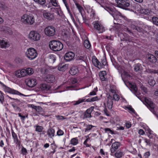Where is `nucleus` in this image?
I'll list each match as a JSON object with an SVG mask.
<instances>
[{"label": "nucleus", "mask_w": 158, "mask_h": 158, "mask_svg": "<svg viewBox=\"0 0 158 158\" xmlns=\"http://www.w3.org/2000/svg\"><path fill=\"white\" fill-rule=\"evenodd\" d=\"M49 47L50 49L54 51H59L63 48V44L57 40H52L49 43Z\"/></svg>", "instance_id": "1"}, {"label": "nucleus", "mask_w": 158, "mask_h": 158, "mask_svg": "<svg viewBox=\"0 0 158 158\" xmlns=\"http://www.w3.org/2000/svg\"><path fill=\"white\" fill-rule=\"evenodd\" d=\"M38 55L37 51L34 48H30L27 49L26 56L29 60H32L35 59Z\"/></svg>", "instance_id": "2"}, {"label": "nucleus", "mask_w": 158, "mask_h": 158, "mask_svg": "<svg viewBox=\"0 0 158 158\" xmlns=\"http://www.w3.org/2000/svg\"><path fill=\"white\" fill-rule=\"evenodd\" d=\"M44 32L47 36L49 37L52 36L56 34V29L52 26H49L44 29Z\"/></svg>", "instance_id": "3"}, {"label": "nucleus", "mask_w": 158, "mask_h": 158, "mask_svg": "<svg viewBox=\"0 0 158 158\" xmlns=\"http://www.w3.org/2000/svg\"><path fill=\"white\" fill-rule=\"evenodd\" d=\"M21 20L22 21L31 25L33 24L35 22V19L33 16L27 14H25L22 17Z\"/></svg>", "instance_id": "4"}, {"label": "nucleus", "mask_w": 158, "mask_h": 158, "mask_svg": "<svg viewBox=\"0 0 158 158\" xmlns=\"http://www.w3.org/2000/svg\"><path fill=\"white\" fill-rule=\"evenodd\" d=\"M145 105L147 106L149 110L152 112L153 114L156 115V112L154 110L155 107V104L152 102L147 98L145 99Z\"/></svg>", "instance_id": "5"}, {"label": "nucleus", "mask_w": 158, "mask_h": 158, "mask_svg": "<svg viewBox=\"0 0 158 158\" xmlns=\"http://www.w3.org/2000/svg\"><path fill=\"white\" fill-rule=\"evenodd\" d=\"M115 1L117 6L122 8H125L126 7H128L130 5L129 0H115Z\"/></svg>", "instance_id": "6"}, {"label": "nucleus", "mask_w": 158, "mask_h": 158, "mask_svg": "<svg viewBox=\"0 0 158 158\" xmlns=\"http://www.w3.org/2000/svg\"><path fill=\"white\" fill-rule=\"evenodd\" d=\"M40 37V35L35 31H31L29 35V38L33 41L39 40Z\"/></svg>", "instance_id": "7"}, {"label": "nucleus", "mask_w": 158, "mask_h": 158, "mask_svg": "<svg viewBox=\"0 0 158 158\" xmlns=\"http://www.w3.org/2000/svg\"><path fill=\"white\" fill-rule=\"evenodd\" d=\"M129 87L132 92L139 99H141L140 95V93L137 90L136 84L134 83H129Z\"/></svg>", "instance_id": "8"}, {"label": "nucleus", "mask_w": 158, "mask_h": 158, "mask_svg": "<svg viewBox=\"0 0 158 158\" xmlns=\"http://www.w3.org/2000/svg\"><path fill=\"white\" fill-rule=\"evenodd\" d=\"M5 86L3 88L4 91L8 93L11 94H17L19 95H21L24 96H27V95H25L19 91L15 90L14 89H12L9 87H8L6 85H4Z\"/></svg>", "instance_id": "9"}, {"label": "nucleus", "mask_w": 158, "mask_h": 158, "mask_svg": "<svg viewBox=\"0 0 158 158\" xmlns=\"http://www.w3.org/2000/svg\"><path fill=\"white\" fill-rule=\"evenodd\" d=\"M94 28L98 31V33H102L105 31L104 27L100 25L97 22H94Z\"/></svg>", "instance_id": "10"}, {"label": "nucleus", "mask_w": 158, "mask_h": 158, "mask_svg": "<svg viewBox=\"0 0 158 158\" xmlns=\"http://www.w3.org/2000/svg\"><path fill=\"white\" fill-rule=\"evenodd\" d=\"M75 54L72 52H70L65 54L64 56V59L65 60L69 61L72 60Z\"/></svg>", "instance_id": "11"}, {"label": "nucleus", "mask_w": 158, "mask_h": 158, "mask_svg": "<svg viewBox=\"0 0 158 158\" xmlns=\"http://www.w3.org/2000/svg\"><path fill=\"white\" fill-rule=\"evenodd\" d=\"M15 75L18 77H21L27 75L26 71L25 69H23L21 70H18L15 72Z\"/></svg>", "instance_id": "12"}, {"label": "nucleus", "mask_w": 158, "mask_h": 158, "mask_svg": "<svg viewBox=\"0 0 158 158\" xmlns=\"http://www.w3.org/2000/svg\"><path fill=\"white\" fill-rule=\"evenodd\" d=\"M26 84L29 87H32L37 84L36 80L35 78L29 79Z\"/></svg>", "instance_id": "13"}, {"label": "nucleus", "mask_w": 158, "mask_h": 158, "mask_svg": "<svg viewBox=\"0 0 158 158\" xmlns=\"http://www.w3.org/2000/svg\"><path fill=\"white\" fill-rule=\"evenodd\" d=\"M105 9L108 11L113 17L118 13L117 10L114 8L106 6Z\"/></svg>", "instance_id": "14"}, {"label": "nucleus", "mask_w": 158, "mask_h": 158, "mask_svg": "<svg viewBox=\"0 0 158 158\" xmlns=\"http://www.w3.org/2000/svg\"><path fill=\"white\" fill-rule=\"evenodd\" d=\"M94 107L91 106L84 113V118H89L91 117V113L93 110Z\"/></svg>", "instance_id": "15"}, {"label": "nucleus", "mask_w": 158, "mask_h": 158, "mask_svg": "<svg viewBox=\"0 0 158 158\" xmlns=\"http://www.w3.org/2000/svg\"><path fill=\"white\" fill-rule=\"evenodd\" d=\"M87 96H86L81 98H79L78 101L75 102V103H74V105H78L83 102H92L91 98H88L86 100L85 98Z\"/></svg>", "instance_id": "16"}, {"label": "nucleus", "mask_w": 158, "mask_h": 158, "mask_svg": "<svg viewBox=\"0 0 158 158\" xmlns=\"http://www.w3.org/2000/svg\"><path fill=\"white\" fill-rule=\"evenodd\" d=\"M43 16L45 18L48 20H51L54 18V15L52 14L49 12L46 11L44 12Z\"/></svg>", "instance_id": "17"}, {"label": "nucleus", "mask_w": 158, "mask_h": 158, "mask_svg": "<svg viewBox=\"0 0 158 158\" xmlns=\"http://www.w3.org/2000/svg\"><path fill=\"white\" fill-rule=\"evenodd\" d=\"M113 101L112 97L110 94L108 97V101L107 102V107L109 109H111L112 107Z\"/></svg>", "instance_id": "18"}, {"label": "nucleus", "mask_w": 158, "mask_h": 158, "mask_svg": "<svg viewBox=\"0 0 158 158\" xmlns=\"http://www.w3.org/2000/svg\"><path fill=\"white\" fill-rule=\"evenodd\" d=\"M147 58L148 60L152 63H154L157 61V59L155 56L150 54L147 56Z\"/></svg>", "instance_id": "19"}, {"label": "nucleus", "mask_w": 158, "mask_h": 158, "mask_svg": "<svg viewBox=\"0 0 158 158\" xmlns=\"http://www.w3.org/2000/svg\"><path fill=\"white\" fill-rule=\"evenodd\" d=\"M79 72L78 68L77 66H73L71 68L69 73L72 75H75Z\"/></svg>", "instance_id": "20"}, {"label": "nucleus", "mask_w": 158, "mask_h": 158, "mask_svg": "<svg viewBox=\"0 0 158 158\" xmlns=\"http://www.w3.org/2000/svg\"><path fill=\"white\" fill-rule=\"evenodd\" d=\"M92 62L94 66L99 69L102 68V66L101 63L96 58H93L92 59Z\"/></svg>", "instance_id": "21"}, {"label": "nucleus", "mask_w": 158, "mask_h": 158, "mask_svg": "<svg viewBox=\"0 0 158 158\" xmlns=\"http://www.w3.org/2000/svg\"><path fill=\"white\" fill-rule=\"evenodd\" d=\"M121 77L123 80L126 84V81L130 78L131 76L128 72L125 71L122 75Z\"/></svg>", "instance_id": "22"}, {"label": "nucleus", "mask_w": 158, "mask_h": 158, "mask_svg": "<svg viewBox=\"0 0 158 158\" xmlns=\"http://www.w3.org/2000/svg\"><path fill=\"white\" fill-rule=\"evenodd\" d=\"M40 89L43 91H47L49 89L51 88L50 85L47 84L43 83L40 85Z\"/></svg>", "instance_id": "23"}, {"label": "nucleus", "mask_w": 158, "mask_h": 158, "mask_svg": "<svg viewBox=\"0 0 158 158\" xmlns=\"http://www.w3.org/2000/svg\"><path fill=\"white\" fill-rule=\"evenodd\" d=\"M0 46L2 48H6L9 46V44L7 42H6L3 40H0Z\"/></svg>", "instance_id": "24"}, {"label": "nucleus", "mask_w": 158, "mask_h": 158, "mask_svg": "<svg viewBox=\"0 0 158 158\" xmlns=\"http://www.w3.org/2000/svg\"><path fill=\"white\" fill-rule=\"evenodd\" d=\"M106 72L105 71H102L99 73V77L101 80L102 81L106 80Z\"/></svg>", "instance_id": "25"}, {"label": "nucleus", "mask_w": 158, "mask_h": 158, "mask_svg": "<svg viewBox=\"0 0 158 158\" xmlns=\"http://www.w3.org/2000/svg\"><path fill=\"white\" fill-rule=\"evenodd\" d=\"M55 80V78L53 75H47L46 81L48 83L53 82Z\"/></svg>", "instance_id": "26"}, {"label": "nucleus", "mask_w": 158, "mask_h": 158, "mask_svg": "<svg viewBox=\"0 0 158 158\" xmlns=\"http://www.w3.org/2000/svg\"><path fill=\"white\" fill-rule=\"evenodd\" d=\"M124 37L123 39H121V41H125L127 42H132L133 39L132 37H131L128 36L126 34H125L124 35Z\"/></svg>", "instance_id": "27"}, {"label": "nucleus", "mask_w": 158, "mask_h": 158, "mask_svg": "<svg viewBox=\"0 0 158 158\" xmlns=\"http://www.w3.org/2000/svg\"><path fill=\"white\" fill-rule=\"evenodd\" d=\"M47 134L50 138H52L54 136V130L52 128L48 129L47 131Z\"/></svg>", "instance_id": "28"}, {"label": "nucleus", "mask_w": 158, "mask_h": 158, "mask_svg": "<svg viewBox=\"0 0 158 158\" xmlns=\"http://www.w3.org/2000/svg\"><path fill=\"white\" fill-rule=\"evenodd\" d=\"M77 60H81L84 63V66H85V65H86V64L85 61L86 58L85 57L81 56H78L77 58Z\"/></svg>", "instance_id": "29"}, {"label": "nucleus", "mask_w": 158, "mask_h": 158, "mask_svg": "<svg viewBox=\"0 0 158 158\" xmlns=\"http://www.w3.org/2000/svg\"><path fill=\"white\" fill-rule=\"evenodd\" d=\"M56 58L54 56L52 55H51L48 57V61L50 63H53L55 62Z\"/></svg>", "instance_id": "30"}, {"label": "nucleus", "mask_w": 158, "mask_h": 158, "mask_svg": "<svg viewBox=\"0 0 158 158\" xmlns=\"http://www.w3.org/2000/svg\"><path fill=\"white\" fill-rule=\"evenodd\" d=\"M12 134L13 138L14 139V142L16 143L19 144V142L17 135L13 131L12 132Z\"/></svg>", "instance_id": "31"}, {"label": "nucleus", "mask_w": 158, "mask_h": 158, "mask_svg": "<svg viewBox=\"0 0 158 158\" xmlns=\"http://www.w3.org/2000/svg\"><path fill=\"white\" fill-rule=\"evenodd\" d=\"M148 83L152 86H153L156 84V82L152 78L149 79L148 81Z\"/></svg>", "instance_id": "32"}, {"label": "nucleus", "mask_w": 158, "mask_h": 158, "mask_svg": "<svg viewBox=\"0 0 158 158\" xmlns=\"http://www.w3.org/2000/svg\"><path fill=\"white\" fill-rule=\"evenodd\" d=\"M68 67V65L67 64H64L62 66H59L58 69L59 71H63L67 69Z\"/></svg>", "instance_id": "33"}, {"label": "nucleus", "mask_w": 158, "mask_h": 158, "mask_svg": "<svg viewBox=\"0 0 158 158\" xmlns=\"http://www.w3.org/2000/svg\"><path fill=\"white\" fill-rule=\"evenodd\" d=\"M35 131L39 132H43L44 129L43 127L42 126L36 125L35 126Z\"/></svg>", "instance_id": "34"}, {"label": "nucleus", "mask_w": 158, "mask_h": 158, "mask_svg": "<svg viewBox=\"0 0 158 158\" xmlns=\"http://www.w3.org/2000/svg\"><path fill=\"white\" fill-rule=\"evenodd\" d=\"M123 155V153L122 152L120 151H117L115 153V156L116 157L118 158H121Z\"/></svg>", "instance_id": "35"}, {"label": "nucleus", "mask_w": 158, "mask_h": 158, "mask_svg": "<svg viewBox=\"0 0 158 158\" xmlns=\"http://www.w3.org/2000/svg\"><path fill=\"white\" fill-rule=\"evenodd\" d=\"M25 70L26 71L27 75H31L33 73V70L31 68H28L25 69Z\"/></svg>", "instance_id": "36"}, {"label": "nucleus", "mask_w": 158, "mask_h": 158, "mask_svg": "<svg viewBox=\"0 0 158 158\" xmlns=\"http://www.w3.org/2000/svg\"><path fill=\"white\" fill-rule=\"evenodd\" d=\"M120 143L118 142H115L112 143L111 147L114 148V149L117 150L118 147L119 146Z\"/></svg>", "instance_id": "37"}, {"label": "nucleus", "mask_w": 158, "mask_h": 158, "mask_svg": "<svg viewBox=\"0 0 158 158\" xmlns=\"http://www.w3.org/2000/svg\"><path fill=\"white\" fill-rule=\"evenodd\" d=\"M152 21L154 24L158 26V18L155 17H152Z\"/></svg>", "instance_id": "38"}, {"label": "nucleus", "mask_w": 158, "mask_h": 158, "mask_svg": "<svg viewBox=\"0 0 158 158\" xmlns=\"http://www.w3.org/2000/svg\"><path fill=\"white\" fill-rule=\"evenodd\" d=\"M84 45L85 47L86 48H89L91 45L89 42L88 40H85L84 42Z\"/></svg>", "instance_id": "39"}, {"label": "nucleus", "mask_w": 158, "mask_h": 158, "mask_svg": "<svg viewBox=\"0 0 158 158\" xmlns=\"http://www.w3.org/2000/svg\"><path fill=\"white\" fill-rule=\"evenodd\" d=\"M71 144L73 145H75L78 143V140L76 138L72 139L71 140Z\"/></svg>", "instance_id": "40"}, {"label": "nucleus", "mask_w": 158, "mask_h": 158, "mask_svg": "<svg viewBox=\"0 0 158 158\" xmlns=\"http://www.w3.org/2000/svg\"><path fill=\"white\" fill-rule=\"evenodd\" d=\"M35 2L40 5H43L46 3V0H33Z\"/></svg>", "instance_id": "41"}, {"label": "nucleus", "mask_w": 158, "mask_h": 158, "mask_svg": "<svg viewBox=\"0 0 158 158\" xmlns=\"http://www.w3.org/2000/svg\"><path fill=\"white\" fill-rule=\"evenodd\" d=\"M112 99L113 100H114L115 101H118L120 99L119 96L117 94H114L113 95Z\"/></svg>", "instance_id": "42"}, {"label": "nucleus", "mask_w": 158, "mask_h": 158, "mask_svg": "<svg viewBox=\"0 0 158 158\" xmlns=\"http://www.w3.org/2000/svg\"><path fill=\"white\" fill-rule=\"evenodd\" d=\"M141 67V65L139 64H135L134 67L135 71L136 72L139 71Z\"/></svg>", "instance_id": "43"}, {"label": "nucleus", "mask_w": 158, "mask_h": 158, "mask_svg": "<svg viewBox=\"0 0 158 158\" xmlns=\"http://www.w3.org/2000/svg\"><path fill=\"white\" fill-rule=\"evenodd\" d=\"M94 126L90 125H87L86 128L85 129V132H87L91 130L92 127H94Z\"/></svg>", "instance_id": "44"}, {"label": "nucleus", "mask_w": 158, "mask_h": 158, "mask_svg": "<svg viewBox=\"0 0 158 158\" xmlns=\"http://www.w3.org/2000/svg\"><path fill=\"white\" fill-rule=\"evenodd\" d=\"M36 112L38 114H40V112L43 111L42 108L40 106H37L35 109Z\"/></svg>", "instance_id": "45"}, {"label": "nucleus", "mask_w": 158, "mask_h": 158, "mask_svg": "<svg viewBox=\"0 0 158 158\" xmlns=\"http://www.w3.org/2000/svg\"><path fill=\"white\" fill-rule=\"evenodd\" d=\"M4 101V97L3 95V93L0 91V102L1 103L3 104V102Z\"/></svg>", "instance_id": "46"}, {"label": "nucleus", "mask_w": 158, "mask_h": 158, "mask_svg": "<svg viewBox=\"0 0 158 158\" xmlns=\"http://www.w3.org/2000/svg\"><path fill=\"white\" fill-rule=\"evenodd\" d=\"M141 13L144 15H147L150 13V10L148 9H143L141 11Z\"/></svg>", "instance_id": "47"}, {"label": "nucleus", "mask_w": 158, "mask_h": 158, "mask_svg": "<svg viewBox=\"0 0 158 158\" xmlns=\"http://www.w3.org/2000/svg\"><path fill=\"white\" fill-rule=\"evenodd\" d=\"M77 8L78 9L79 12L81 13V15H82V11L83 10L82 7L79 4L77 3L76 4Z\"/></svg>", "instance_id": "48"}, {"label": "nucleus", "mask_w": 158, "mask_h": 158, "mask_svg": "<svg viewBox=\"0 0 158 158\" xmlns=\"http://www.w3.org/2000/svg\"><path fill=\"white\" fill-rule=\"evenodd\" d=\"M102 67H103V66H105L107 65V63L106 61V60L105 58H103L102 60Z\"/></svg>", "instance_id": "49"}, {"label": "nucleus", "mask_w": 158, "mask_h": 158, "mask_svg": "<svg viewBox=\"0 0 158 158\" xmlns=\"http://www.w3.org/2000/svg\"><path fill=\"white\" fill-rule=\"evenodd\" d=\"M126 108L129 110H130L131 112L132 113L135 114V112L134 110L131 107V106H127L126 107Z\"/></svg>", "instance_id": "50"}, {"label": "nucleus", "mask_w": 158, "mask_h": 158, "mask_svg": "<svg viewBox=\"0 0 158 158\" xmlns=\"http://www.w3.org/2000/svg\"><path fill=\"white\" fill-rule=\"evenodd\" d=\"M12 106L15 110L17 111H20V108L17 106L16 104H12Z\"/></svg>", "instance_id": "51"}, {"label": "nucleus", "mask_w": 158, "mask_h": 158, "mask_svg": "<svg viewBox=\"0 0 158 158\" xmlns=\"http://www.w3.org/2000/svg\"><path fill=\"white\" fill-rule=\"evenodd\" d=\"M57 135L59 136L62 135L64 134V132L61 130H59L57 132Z\"/></svg>", "instance_id": "52"}, {"label": "nucleus", "mask_w": 158, "mask_h": 158, "mask_svg": "<svg viewBox=\"0 0 158 158\" xmlns=\"http://www.w3.org/2000/svg\"><path fill=\"white\" fill-rule=\"evenodd\" d=\"M70 81L72 84H74L77 83V81L76 79L73 78L70 80Z\"/></svg>", "instance_id": "53"}, {"label": "nucleus", "mask_w": 158, "mask_h": 158, "mask_svg": "<svg viewBox=\"0 0 158 158\" xmlns=\"http://www.w3.org/2000/svg\"><path fill=\"white\" fill-rule=\"evenodd\" d=\"M64 4L65 6L68 10V12H69L70 10L69 6L68 4L67 3V1H66V2H64Z\"/></svg>", "instance_id": "54"}, {"label": "nucleus", "mask_w": 158, "mask_h": 158, "mask_svg": "<svg viewBox=\"0 0 158 158\" xmlns=\"http://www.w3.org/2000/svg\"><path fill=\"white\" fill-rule=\"evenodd\" d=\"M7 97L10 99L12 100H15V102H20V101L17 98H12L11 97L8 96H7Z\"/></svg>", "instance_id": "55"}, {"label": "nucleus", "mask_w": 158, "mask_h": 158, "mask_svg": "<svg viewBox=\"0 0 158 158\" xmlns=\"http://www.w3.org/2000/svg\"><path fill=\"white\" fill-rule=\"evenodd\" d=\"M141 88L142 90L145 93H147V89L145 87L142 86H141Z\"/></svg>", "instance_id": "56"}, {"label": "nucleus", "mask_w": 158, "mask_h": 158, "mask_svg": "<svg viewBox=\"0 0 158 158\" xmlns=\"http://www.w3.org/2000/svg\"><path fill=\"white\" fill-rule=\"evenodd\" d=\"M150 155V152H147L144 153V156L145 157V158H148Z\"/></svg>", "instance_id": "57"}, {"label": "nucleus", "mask_w": 158, "mask_h": 158, "mask_svg": "<svg viewBox=\"0 0 158 158\" xmlns=\"http://www.w3.org/2000/svg\"><path fill=\"white\" fill-rule=\"evenodd\" d=\"M51 1L53 6H57V4L55 0H51Z\"/></svg>", "instance_id": "58"}, {"label": "nucleus", "mask_w": 158, "mask_h": 158, "mask_svg": "<svg viewBox=\"0 0 158 158\" xmlns=\"http://www.w3.org/2000/svg\"><path fill=\"white\" fill-rule=\"evenodd\" d=\"M18 115H19V116L21 118V119L22 120H24L26 118L25 116L22 115L21 114V113H19L18 114Z\"/></svg>", "instance_id": "59"}, {"label": "nucleus", "mask_w": 158, "mask_h": 158, "mask_svg": "<svg viewBox=\"0 0 158 158\" xmlns=\"http://www.w3.org/2000/svg\"><path fill=\"white\" fill-rule=\"evenodd\" d=\"M145 142L147 143V145H150V140L149 139H144Z\"/></svg>", "instance_id": "60"}, {"label": "nucleus", "mask_w": 158, "mask_h": 158, "mask_svg": "<svg viewBox=\"0 0 158 158\" xmlns=\"http://www.w3.org/2000/svg\"><path fill=\"white\" fill-rule=\"evenodd\" d=\"M135 30L137 31L138 32H141L142 31L143 29L142 28L137 26Z\"/></svg>", "instance_id": "61"}, {"label": "nucleus", "mask_w": 158, "mask_h": 158, "mask_svg": "<svg viewBox=\"0 0 158 158\" xmlns=\"http://www.w3.org/2000/svg\"><path fill=\"white\" fill-rule=\"evenodd\" d=\"M92 102L98 100V97L96 96L91 98Z\"/></svg>", "instance_id": "62"}, {"label": "nucleus", "mask_w": 158, "mask_h": 158, "mask_svg": "<svg viewBox=\"0 0 158 158\" xmlns=\"http://www.w3.org/2000/svg\"><path fill=\"white\" fill-rule=\"evenodd\" d=\"M106 131H109L111 134H113V131L109 128H106L105 129Z\"/></svg>", "instance_id": "63"}, {"label": "nucleus", "mask_w": 158, "mask_h": 158, "mask_svg": "<svg viewBox=\"0 0 158 158\" xmlns=\"http://www.w3.org/2000/svg\"><path fill=\"white\" fill-rule=\"evenodd\" d=\"M56 117L58 120H63L64 119V117L62 116H58Z\"/></svg>", "instance_id": "64"}]
</instances>
